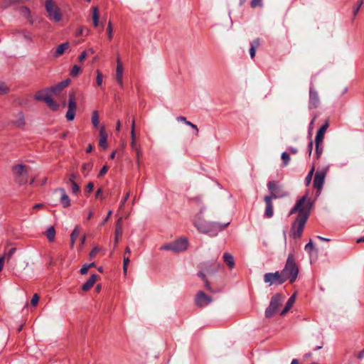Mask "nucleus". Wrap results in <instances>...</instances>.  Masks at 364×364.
Wrapping results in <instances>:
<instances>
[{
    "mask_svg": "<svg viewBox=\"0 0 364 364\" xmlns=\"http://www.w3.org/2000/svg\"><path fill=\"white\" fill-rule=\"evenodd\" d=\"M323 146H322V143H318V144H316V158L318 159L322 152H323Z\"/></svg>",
    "mask_w": 364,
    "mask_h": 364,
    "instance_id": "obj_41",
    "label": "nucleus"
},
{
    "mask_svg": "<svg viewBox=\"0 0 364 364\" xmlns=\"http://www.w3.org/2000/svg\"><path fill=\"white\" fill-rule=\"evenodd\" d=\"M259 46V39L257 38L252 41L251 43V47H254V48H257Z\"/></svg>",
    "mask_w": 364,
    "mask_h": 364,
    "instance_id": "obj_57",
    "label": "nucleus"
},
{
    "mask_svg": "<svg viewBox=\"0 0 364 364\" xmlns=\"http://www.w3.org/2000/svg\"><path fill=\"white\" fill-rule=\"evenodd\" d=\"M133 150L135 151L136 152V163L138 164V166H139L140 164V157L141 156V148L139 146H136L134 148H132Z\"/></svg>",
    "mask_w": 364,
    "mask_h": 364,
    "instance_id": "obj_39",
    "label": "nucleus"
},
{
    "mask_svg": "<svg viewBox=\"0 0 364 364\" xmlns=\"http://www.w3.org/2000/svg\"><path fill=\"white\" fill-rule=\"evenodd\" d=\"M203 210L201 209L195 216L193 221L194 226L202 233H210L212 232L215 225L213 223L207 222L203 218Z\"/></svg>",
    "mask_w": 364,
    "mask_h": 364,
    "instance_id": "obj_3",
    "label": "nucleus"
},
{
    "mask_svg": "<svg viewBox=\"0 0 364 364\" xmlns=\"http://www.w3.org/2000/svg\"><path fill=\"white\" fill-rule=\"evenodd\" d=\"M77 178L76 174L75 173H70L68 175V182L71 184L75 182V179Z\"/></svg>",
    "mask_w": 364,
    "mask_h": 364,
    "instance_id": "obj_54",
    "label": "nucleus"
},
{
    "mask_svg": "<svg viewBox=\"0 0 364 364\" xmlns=\"http://www.w3.org/2000/svg\"><path fill=\"white\" fill-rule=\"evenodd\" d=\"M198 275L199 277L202 279V280L205 283V287L206 289L209 291H213V289L210 286V282L207 279L206 277H205V272H198Z\"/></svg>",
    "mask_w": 364,
    "mask_h": 364,
    "instance_id": "obj_29",
    "label": "nucleus"
},
{
    "mask_svg": "<svg viewBox=\"0 0 364 364\" xmlns=\"http://www.w3.org/2000/svg\"><path fill=\"white\" fill-rule=\"evenodd\" d=\"M122 217H119L116 223V228H115V232H114V234H115L114 246L117 245V244L119 242V240L122 235Z\"/></svg>",
    "mask_w": 364,
    "mask_h": 364,
    "instance_id": "obj_17",
    "label": "nucleus"
},
{
    "mask_svg": "<svg viewBox=\"0 0 364 364\" xmlns=\"http://www.w3.org/2000/svg\"><path fill=\"white\" fill-rule=\"evenodd\" d=\"M53 196H59V200L62 204L63 207L68 208L70 205V200L69 196L65 192V190L63 188H59L53 191Z\"/></svg>",
    "mask_w": 364,
    "mask_h": 364,
    "instance_id": "obj_14",
    "label": "nucleus"
},
{
    "mask_svg": "<svg viewBox=\"0 0 364 364\" xmlns=\"http://www.w3.org/2000/svg\"><path fill=\"white\" fill-rule=\"evenodd\" d=\"M124 68H116V80L120 87L123 86Z\"/></svg>",
    "mask_w": 364,
    "mask_h": 364,
    "instance_id": "obj_28",
    "label": "nucleus"
},
{
    "mask_svg": "<svg viewBox=\"0 0 364 364\" xmlns=\"http://www.w3.org/2000/svg\"><path fill=\"white\" fill-rule=\"evenodd\" d=\"M220 267V264H213L208 262H203L199 265V272H205V277H206V275H213L215 272L218 271Z\"/></svg>",
    "mask_w": 364,
    "mask_h": 364,
    "instance_id": "obj_12",
    "label": "nucleus"
},
{
    "mask_svg": "<svg viewBox=\"0 0 364 364\" xmlns=\"http://www.w3.org/2000/svg\"><path fill=\"white\" fill-rule=\"evenodd\" d=\"M282 159L283 160L284 165L287 166L290 160L289 155L287 152H283L281 156Z\"/></svg>",
    "mask_w": 364,
    "mask_h": 364,
    "instance_id": "obj_44",
    "label": "nucleus"
},
{
    "mask_svg": "<svg viewBox=\"0 0 364 364\" xmlns=\"http://www.w3.org/2000/svg\"><path fill=\"white\" fill-rule=\"evenodd\" d=\"M256 53V48H254V47H250V55L251 58H254Z\"/></svg>",
    "mask_w": 364,
    "mask_h": 364,
    "instance_id": "obj_62",
    "label": "nucleus"
},
{
    "mask_svg": "<svg viewBox=\"0 0 364 364\" xmlns=\"http://www.w3.org/2000/svg\"><path fill=\"white\" fill-rule=\"evenodd\" d=\"M70 80L66 79L65 80L60 82L59 84L62 86L63 88H65L70 84Z\"/></svg>",
    "mask_w": 364,
    "mask_h": 364,
    "instance_id": "obj_59",
    "label": "nucleus"
},
{
    "mask_svg": "<svg viewBox=\"0 0 364 364\" xmlns=\"http://www.w3.org/2000/svg\"><path fill=\"white\" fill-rule=\"evenodd\" d=\"M96 73H97V77H96L97 84V85L100 86V85H102V84L103 82V75L99 70H97L96 71Z\"/></svg>",
    "mask_w": 364,
    "mask_h": 364,
    "instance_id": "obj_43",
    "label": "nucleus"
},
{
    "mask_svg": "<svg viewBox=\"0 0 364 364\" xmlns=\"http://www.w3.org/2000/svg\"><path fill=\"white\" fill-rule=\"evenodd\" d=\"M81 70V68L79 65H74L70 70V75L72 77H76L78 75Z\"/></svg>",
    "mask_w": 364,
    "mask_h": 364,
    "instance_id": "obj_38",
    "label": "nucleus"
},
{
    "mask_svg": "<svg viewBox=\"0 0 364 364\" xmlns=\"http://www.w3.org/2000/svg\"><path fill=\"white\" fill-rule=\"evenodd\" d=\"M213 301V298L205 294L203 291H199L196 295L195 302L199 307H204Z\"/></svg>",
    "mask_w": 364,
    "mask_h": 364,
    "instance_id": "obj_13",
    "label": "nucleus"
},
{
    "mask_svg": "<svg viewBox=\"0 0 364 364\" xmlns=\"http://www.w3.org/2000/svg\"><path fill=\"white\" fill-rule=\"evenodd\" d=\"M100 252V248L98 247H95L90 253V257L93 258L96 256V255Z\"/></svg>",
    "mask_w": 364,
    "mask_h": 364,
    "instance_id": "obj_52",
    "label": "nucleus"
},
{
    "mask_svg": "<svg viewBox=\"0 0 364 364\" xmlns=\"http://www.w3.org/2000/svg\"><path fill=\"white\" fill-rule=\"evenodd\" d=\"M12 172L16 177V181L19 184L27 183L28 168L24 164H20L12 167Z\"/></svg>",
    "mask_w": 364,
    "mask_h": 364,
    "instance_id": "obj_7",
    "label": "nucleus"
},
{
    "mask_svg": "<svg viewBox=\"0 0 364 364\" xmlns=\"http://www.w3.org/2000/svg\"><path fill=\"white\" fill-rule=\"evenodd\" d=\"M39 296L37 294H35L31 299V304L33 306H36L39 301Z\"/></svg>",
    "mask_w": 364,
    "mask_h": 364,
    "instance_id": "obj_48",
    "label": "nucleus"
},
{
    "mask_svg": "<svg viewBox=\"0 0 364 364\" xmlns=\"http://www.w3.org/2000/svg\"><path fill=\"white\" fill-rule=\"evenodd\" d=\"M264 202L266 203V208H265V215L267 218H272L273 216V204H272V198L271 197L265 196Z\"/></svg>",
    "mask_w": 364,
    "mask_h": 364,
    "instance_id": "obj_18",
    "label": "nucleus"
},
{
    "mask_svg": "<svg viewBox=\"0 0 364 364\" xmlns=\"http://www.w3.org/2000/svg\"><path fill=\"white\" fill-rule=\"evenodd\" d=\"M314 166H313L311 168V169L309 171L307 176L306 177L305 181H306V184L307 186L310 184L311 181L312 180V176L314 175Z\"/></svg>",
    "mask_w": 364,
    "mask_h": 364,
    "instance_id": "obj_42",
    "label": "nucleus"
},
{
    "mask_svg": "<svg viewBox=\"0 0 364 364\" xmlns=\"http://www.w3.org/2000/svg\"><path fill=\"white\" fill-rule=\"evenodd\" d=\"M223 258L224 262L227 264L230 269H232L234 267L235 259L231 254L225 252L224 253Z\"/></svg>",
    "mask_w": 364,
    "mask_h": 364,
    "instance_id": "obj_25",
    "label": "nucleus"
},
{
    "mask_svg": "<svg viewBox=\"0 0 364 364\" xmlns=\"http://www.w3.org/2000/svg\"><path fill=\"white\" fill-rule=\"evenodd\" d=\"M117 68H123V65L119 56L117 58Z\"/></svg>",
    "mask_w": 364,
    "mask_h": 364,
    "instance_id": "obj_63",
    "label": "nucleus"
},
{
    "mask_svg": "<svg viewBox=\"0 0 364 364\" xmlns=\"http://www.w3.org/2000/svg\"><path fill=\"white\" fill-rule=\"evenodd\" d=\"M18 11L23 18L28 20L31 23H33V20L31 16V11L28 7L21 6L19 8Z\"/></svg>",
    "mask_w": 364,
    "mask_h": 364,
    "instance_id": "obj_26",
    "label": "nucleus"
},
{
    "mask_svg": "<svg viewBox=\"0 0 364 364\" xmlns=\"http://www.w3.org/2000/svg\"><path fill=\"white\" fill-rule=\"evenodd\" d=\"M6 259V256L3 255L0 257V272L2 270L4 264V260Z\"/></svg>",
    "mask_w": 364,
    "mask_h": 364,
    "instance_id": "obj_61",
    "label": "nucleus"
},
{
    "mask_svg": "<svg viewBox=\"0 0 364 364\" xmlns=\"http://www.w3.org/2000/svg\"><path fill=\"white\" fill-rule=\"evenodd\" d=\"M264 281L265 283L272 285L274 284H282L284 282L281 272H276L274 273H267L264 276Z\"/></svg>",
    "mask_w": 364,
    "mask_h": 364,
    "instance_id": "obj_11",
    "label": "nucleus"
},
{
    "mask_svg": "<svg viewBox=\"0 0 364 364\" xmlns=\"http://www.w3.org/2000/svg\"><path fill=\"white\" fill-rule=\"evenodd\" d=\"M13 123L18 128H23L25 126V117L22 112H19L16 114V119Z\"/></svg>",
    "mask_w": 364,
    "mask_h": 364,
    "instance_id": "obj_22",
    "label": "nucleus"
},
{
    "mask_svg": "<svg viewBox=\"0 0 364 364\" xmlns=\"http://www.w3.org/2000/svg\"><path fill=\"white\" fill-rule=\"evenodd\" d=\"M68 110L66 113V119L68 121H72L74 119L76 112V102H75V94L74 92H72L69 94V101L68 105Z\"/></svg>",
    "mask_w": 364,
    "mask_h": 364,
    "instance_id": "obj_10",
    "label": "nucleus"
},
{
    "mask_svg": "<svg viewBox=\"0 0 364 364\" xmlns=\"http://www.w3.org/2000/svg\"><path fill=\"white\" fill-rule=\"evenodd\" d=\"M363 4V0H358L357 2V4L353 6V13L355 16L358 14L359 9L362 6Z\"/></svg>",
    "mask_w": 364,
    "mask_h": 364,
    "instance_id": "obj_40",
    "label": "nucleus"
},
{
    "mask_svg": "<svg viewBox=\"0 0 364 364\" xmlns=\"http://www.w3.org/2000/svg\"><path fill=\"white\" fill-rule=\"evenodd\" d=\"M107 170H108V166H104L101 170L100 171V173H99V176L100 177H102L107 172Z\"/></svg>",
    "mask_w": 364,
    "mask_h": 364,
    "instance_id": "obj_53",
    "label": "nucleus"
},
{
    "mask_svg": "<svg viewBox=\"0 0 364 364\" xmlns=\"http://www.w3.org/2000/svg\"><path fill=\"white\" fill-rule=\"evenodd\" d=\"M188 240L186 237H181L173 242L163 245L160 250H171L176 253L183 252L188 249Z\"/></svg>",
    "mask_w": 364,
    "mask_h": 364,
    "instance_id": "obj_4",
    "label": "nucleus"
},
{
    "mask_svg": "<svg viewBox=\"0 0 364 364\" xmlns=\"http://www.w3.org/2000/svg\"><path fill=\"white\" fill-rule=\"evenodd\" d=\"M320 104V99L317 91L313 88L309 89V107L314 109L318 107Z\"/></svg>",
    "mask_w": 364,
    "mask_h": 364,
    "instance_id": "obj_15",
    "label": "nucleus"
},
{
    "mask_svg": "<svg viewBox=\"0 0 364 364\" xmlns=\"http://www.w3.org/2000/svg\"><path fill=\"white\" fill-rule=\"evenodd\" d=\"M250 6L252 8L262 6V0H252L250 2Z\"/></svg>",
    "mask_w": 364,
    "mask_h": 364,
    "instance_id": "obj_46",
    "label": "nucleus"
},
{
    "mask_svg": "<svg viewBox=\"0 0 364 364\" xmlns=\"http://www.w3.org/2000/svg\"><path fill=\"white\" fill-rule=\"evenodd\" d=\"M267 187L271 193V195L267 196L271 197L272 199L284 198L288 196V193L284 191L282 186L277 185L274 181H269L267 183Z\"/></svg>",
    "mask_w": 364,
    "mask_h": 364,
    "instance_id": "obj_8",
    "label": "nucleus"
},
{
    "mask_svg": "<svg viewBox=\"0 0 364 364\" xmlns=\"http://www.w3.org/2000/svg\"><path fill=\"white\" fill-rule=\"evenodd\" d=\"M92 20L93 24L95 27L98 26L99 25V13L97 7L92 8Z\"/></svg>",
    "mask_w": 364,
    "mask_h": 364,
    "instance_id": "obj_32",
    "label": "nucleus"
},
{
    "mask_svg": "<svg viewBox=\"0 0 364 364\" xmlns=\"http://www.w3.org/2000/svg\"><path fill=\"white\" fill-rule=\"evenodd\" d=\"M89 270V268L87 267V264H85L80 269V273L82 274H85L87 273Z\"/></svg>",
    "mask_w": 364,
    "mask_h": 364,
    "instance_id": "obj_60",
    "label": "nucleus"
},
{
    "mask_svg": "<svg viewBox=\"0 0 364 364\" xmlns=\"http://www.w3.org/2000/svg\"><path fill=\"white\" fill-rule=\"evenodd\" d=\"M131 137H132V141H131V147L134 148L136 146H138L136 144V136H135V132L131 131Z\"/></svg>",
    "mask_w": 364,
    "mask_h": 364,
    "instance_id": "obj_49",
    "label": "nucleus"
},
{
    "mask_svg": "<svg viewBox=\"0 0 364 364\" xmlns=\"http://www.w3.org/2000/svg\"><path fill=\"white\" fill-rule=\"evenodd\" d=\"M329 127L328 122L326 121L324 124L321 126V127L318 129L317 132L316 139H315V143H323V140L324 138L325 133L327 130V129Z\"/></svg>",
    "mask_w": 364,
    "mask_h": 364,
    "instance_id": "obj_16",
    "label": "nucleus"
},
{
    "mask_svg": "<svg viewBox=\"0 0 364 364\" xmlns=\"http://www.w3.org/2000/svg\"><path fill=\"white\" fill-rule=\"evenodd\" d=\"M93 188H94L93 183L92 182H90V183H87V185L86 186V192L89 193L92 191Z\"/></svg>",
    "mask_w": 364,
    "mask_h": 364,
    "instance_id": "obj_55",
    "label": "nucleus"
},
{
    "mask_svg": "<svg viewBox=\"0 0 364 364\" xmlns=\"http://www.w3.org/2000/svg\"><path fill=\"white\" fill-rule=\"evenodd\" d=\"M50 93H53L55 95H58L60 93V92L63 90L62 86L58 83L55 85V86L50 87L48 88Z\"/></svg>",
    "mask_w": 364,
    "mask_h": 364,
    "instance_id": "obj_36",
    "label": "nucleus"
},
{
    "mask_svg": "<svg viewBox=\"0 0 364 364\" xmlns=\"http://www.w3.org/2000/svg\"><path fill=\"white\" fill-rule=\"evenodd\" d=\"M112 210H109L107 213V217L104 219V220L102 222V223L100 224V226H102L104 225L109 220V217L112 215Z\"/></svg>",
    "mask_w": 364,
    "mask_h": 364,
    "instance_id": "obj_58",
    "label": "nucleus"
},
{
    "mask_svg": "<svg viewBox=\"0 0 364 364\" xmlns=\"http://www.w3.org/2000/svg\"><path fill=\"white\" fill-rule=\"evenodd\" d=\"M328 170V167L326 166L321 170H318L315 173L314 187L318 191L321 190L323 187Z\"/></svg>",
    "mask_w": 364,
    "mask_h": 364,
    "instance_id": "obj_9",
    "label": "nucleus"
},
{
    "mask_svg": "<svg viewBox=\"0 0 364 364\" xmlns=\"http://www.w3.org/2000/svg\"><path fill=\"white\" fill-rule=\"evenodd\" d=\"M45 7L50 21L58 22L62 19L60 9L53 0H46Z\"/></svg>",
    "mask_w": 364,
    "mask_h": 364,
    "instance_id": "obj_5",
    "label": "nucleus"
},
{
    "mask_svg": "<svg viewBox=\"0 0 364 364\" xmlns=\"http://www.w3.org/2000/svg\"><path fill=\"white\" fill-rule=\"evenodd\" d=\"M313 247H314L313 243H312L311 240H310V242L305 245V250L306 251H309V250H311L313 248Z\"/></svg>",
    "mask_w": 364,
    "mask_h": 364,
    "instance_id": "obj_64",
    "label": "nucleus"
},
{
    "mask_svg": "<svg viewBox=\"0 0 364 364\" xmlns=\"http://www.w3.org/2000/svg\"><path fill=\"white\" fill-rule=\"evenodd\" d=\"M295 300H296V294H294L289 299V300L287 301V304L285 305L284 309L282 311V312L280 314L282 316H284V314H286L289 311V309L291 308V306L294 304Z\"/></svg>",
    "mask_w": 364,
    "mask_h": 364,
    "instance_id": "obj_24",
    "label": "nucleus"
},
{
    "mask_svg": "<svg viewBox=\"0 0 364 364\" xmlns=\"http://www.w3.org/2000/svg\"><path fill=\"white\" fill-rule=\"evenodd\" d=\"M284 301V298L281 294H277L274 295L270 301L269 306L265 311V316L267 318L272 317L277 312L282 303Z\"/></svg>",
    "mask_w": 364,
    "mask_h": 364,
    "instance_id": "obj_6",
    "label": "nucleus"
},
{
    "mask_svg": "<svg viewBox=\"0 0 364 364\" xmlns=\"http://www.w3.org/2000/svg\"><path fill=\"white\" fill-rule=\"evenodd\" d=\"M69 47L70 44L68 42H65L59 45L56 48L54 57L58 58L59 56L62 55L69 48Z\"/></svg>",
    "mask_w": 364,
    "mask_h": 364,
    "instance_id": "obj_23",
    "label": "nucleus"
},
{
    "mask_svg": "<svg viewBox=\"0 0 364 364\" xmlns=\"http://www.w3.org/2000/svg\"><path fill=\"white\" fill-rule=\"evenodd\" d=\"M16 2V0H3L1 3V8L2 9H6L9 6H11L12 4H14Z\"/></svg>",
    "mask_w": 364,
    "mask_h": 364,
    "instance_id": "obj_37",
    "label": "nucleus"
},
{
    "mask_svg": "<svg viewBox=\"0 0 364 364\" xmlns=\"http://www.w3.org/2000/svg\"><path fill=\"white\" fill-rule=\"evenodd\" d=\"M92 124L95 128H97L99 126V114L96 110L92 113Z\"/></svg>",
    "mask_w": 364,
    "mask_h": 364,
    "instance_id": "obj_35",
    "label": "nucleus"
},
{
    "mask_svg": "<svg viewBox=\"0 0 364 364\" xmlns=\"http://www.w3.org/2000/svg\"><path fill=\"white\" fill-rule=\"evenodd\" d=\"M100 141H99L100 146H101L103 149H107V136L105 132V127L103 126L100 128Z\"/></svg>",
    "mask_w": 364,
    "mask_h": 364,
    "instance_id": "obj_21",
    "label": "nucleus"
},
{
    "mask_svg": "<svg viewBox=\"0 0 364 364\" xmlns=\"http://www.w3.org/2000/svg\"><path fill=\"white\" fill-rule=\"evenodd\" d=\"M80 228L79 226H75L74 230H73L71 235H70V247L73 248L76 240L78 238L80 235Z\"/></svg>",
    "mask_w": 364,
    "mask_h": 364,
    "instance_id": "obj_27",
    "label": "nucleus"
},
{
    "mask_svg": "<svg viewBox=\"0 0 364 364\" xmlns=\"http://www.w3.org/2000/svg\"><path fill=\"white\" fill-rule=\"evenodd\" d=\"M98 278V275L95 274H92L89 279L82 285V289L84 291L90 290L93 287V285L95 284V282Z\"/></svg>",
    "mask_w": 364,
    "mask_h": 364,
    "instance_id": "obj_20",
    "label": "nucleus"
},
{
    "mask_svg": "<svg viewBox=\"0 0 364 364\" xmlns=\"http://www.w3.org/2000/svg\"><path fill=\"white\" fill-rule=\"evenodd\" d=\"M16 248L13 247L11 249H10V250L8 252V253L4 255L6 256V258L7 259V261H9V259H11L12 255L16 252Z\"/></svg>",
    "mask_w": 364,
    "mask_h": 364,
    "instance_id": "obj_50",
    "label": "nucleus"
},
{
    "mask_svg": "<svg viewBox=\"0 0 364 364\" xmlns=\"http://www.w3.org/2000/svg\"><path fill=\"white\" fill-rule=\"evenodd\" d=\"M71 191L73 194H77L80 192V186L76 183H71Z\"/></svg>",
    "mask_w": 364,
    "mask_h": 364,
    "instance_id": "obj_47",
    "label": "nucleus"
},
{
    "mask_svg": "<svg viewBox=\"0 0 364 364\" xmlns=\"http://www.w3.org/2000/svg\"><path fill=\"white\" fill-rule=\"evenodd\" d=\"M10 92V87L3 81H0V95H7Z\"/></svg>",
    "mask_w": 364,
    "mask_h": 364,
    "instance_id": "obj_34",
    "label": "nucleus"
},
{
    "mask_svg": "<svg viewBox=\"0 0 364 364\" xmlns=\"http://www.w3.org/2000/svg\"><path fill=\"white\" fill-rule=\"evenodd\" d=\"M281 274L284 282L289 280L290 283H293L296 281L299 274V267L296 264L293 254L288 255L286 264Z\"/></svg>",
    "mask_w": 364,
    "mask_h": 364,
    "instance_id": "obj_2",
    "label": "nucleus"
},
{
    "mask_svg": "<svg viewBox=\"0 0 364 364\" xmlns=\"http://www.w3.org/2000/svg\"><path fill=\"white\" fill-rule=\"evenodd\" d=\"M46 105L53 111H56L59 109V104L55 102L51 97H50L46 102Z\"/></svg>",
    "mask_w": 364,
    "mask_h": 364,
    "instance_id": "obj_33",
    "label": "nucleus"
},
{
    "mask_svg": "<svg viewBox=\"0 0 364 364\" xmlns=\"http://www.w3.org/2000/svg\"><path fill=\"white\" fill-rule=\"evenodd\" d=\"M107 35L109 40H111L113 37V28L112 23L109 21L107 28Z\"/></svg>",
    "mask_w": 364,
    "mask_h": 364,
    "instance_id": "obj_45",
    "label": "nucleus"
},
{
    "mask_svg": "<svg viewBox=\"0 0 364 364\" xmlns=\"http://www.w3.org/2000/svg\"><path fill=\"white\" fill-rule=\"evenodd\" d=\"M46 235L50 242L54 241L55 237V230L53 226H50L48 229Z\"/></svg>",
    "mask_w": 364,
    "mask_h": 364,
    "instance_id": "obj_30",
    "label": "nucleus"
},
{
    "mask_svg": "<svg viewBox=\"0 0 364 364\" xmlns=\"http://www.w3.org/2000/svg\"><path fill=\"white\" fill-rule=\"evenodd\" d=\"M92 168V163H85L82 166V172L85 176H87Z\"/></svg>",
    "mask_w": 364,
    "mask_h": 364,
    "instance_id": "obj_31",
    "label": "nucleus"
},
{
    "mask_svg": "<svg viewBox=\"0 0 364 364\" xmlns=\"http://www.w3.org/2000/svg\"><path fill=\"white\" fill-rule=\"evenodd\" d=\"M311 208V203L306 196H304L291 210L289 214L297 213L296 220L292 224L290 236L294 239L301 237L305 224L308 220Z\"/></svg>",
    "mask_w": 364,
    "mask_h": 364,
    "instance_id": "obj_1",
    "label": "nucleus"
},
{
    "mask_svg": "<svg viewBox=\"0 0 364 364\" xmlns=\"http://www.w3.org/2000/svg\"><path fill=\"white\" fill-rule=\"evenodd\" d=\"M50 92L48 88L38 91L35 95V99L46 102L50 97Z\"/></svg>",
    "mask_w": 364,
    "mask_h": 364,
    "instance_id": "obj_19",
    "label": "nucleus"
},
{
    "mask_svg": "<svg viewBox=\"0 0 364 364\" xmlns=\"http://www.w3.org/2000/svg\"><path fill=\"white\" fill-rule=\"evenodd\" d=\"M87 57V53L86 51L82 52V53L78 57V60L80 63H82L85 58Z\"/></svg>",
    "mask_w": 364,
    "mask_h": 364,
    "instance_id": "obj_56",
    "label": "nucleus"
},
{
    "mask_svg": "<svg viewBox=\"0 0 364 364\" xmlns=\"http://www.w3.org/2000/svg\"><path fill=\"white\" fill-rule=\"evenodd\" d=\"M129 196V192H128L126 194V196H124V198L121 200L120 204H119V210H122L124 208V204H125L126 201L127 200Z\"/></svg>",
    "mask_w": 364,
    "mask_h": 364,
    "instance_id": "obj_51",
    "label": "nucleus"
}]
</instances>
